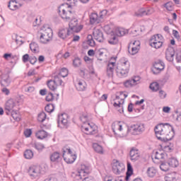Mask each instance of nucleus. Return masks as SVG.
Instances as JSON below:
<instances>
[{
	"mask_svg": "<svg viewBox=\"0 0 181 181\" xmlns=\"http://www.w3.org/2000/svg\"><path fill=\"white\" fill-rule=\"evenodd\" d=\"M118 37L115 35H111L108 39L110 45H118Z\"/></svg>",
	"mask_w": 181,
	"mask_h": 181,
	"instance_id": "33",
	"label": "nucleus"
},
{
	"mask_svg": "<svg viewBox=\"0 0 181 181\" xmlns=\"http://www.w3.org/2000/svg\"><path fill=\"white\" fill-rule=\"evenodd\" d=\"M107 13H108V11L107 10H103L101 12H100V18L101 19H103V18H104V16H105L107 15Z\"/></svg>",
	"mask_w": 181,
	"mask_h": 181,
	"instance_id": "60",
	"label": "nucleus"
},
{
	"mask_svg": "<svg viewBox=\"0 0 181 181\" xmlns=\"http://www.w3.org/2000/svg\"><path fill=\"white\" fill-rule=\"evenodd\" d=\"M154 131L158 139L164 142L172 141L173 136H175V129L168 123H160L157 124L154 128Z\"/></svg>",
	"mask_w": 181,
	"mask_h": 181,
	"instance_id": "1",
	"label": "nucleus"
},
{
	"mask_svg": "<svg viewBox=\"0 0 181 181\" xmlns=\"http://www.w3.org/2000/svg\"><path fill=\"white\" fill-rule=\"evenodd\" d=\"M81 131L86 135H95L98 130L94 123L83 124L81 127Z\"/></svg>",
	"mask_w": 181,
	"mask_h": 181,
	"instance_id": "6",
	"label": "nucleus"
},
{
	"mask_svg": "<svg viewBox=\"0 0 181 181\" xmlns=\"http://www.w3.org/2000/svg\"><path fill=\"white\" fill-rule=\"evenodd\" d=\"M74 67H80L81 66V59L76 57L73 60Z\"/></svg>",
	"mask_w": 181,
	"mask_h": 181,
	"instance_id": "48",
	"label": "nucleus"
},
{
	"mask_svg": "<svg viewBox=\"0 0 181 181\" xmlns=\"http://www.w3.org/2000/svg\"><path fill=\"white\" fill-rule=\"evenodd\" d=\"M1 84L4 87H8V86H9V84H11V78H9L8 74H3L1 76Z\"/></svg>",
	"mask_w": 181,
	"mask_h": 181,
	"instance_id": "27",
	"label": "nucleus"
},
{
	"mask_svg": "<svg viewBox=\"0 0 181 181\" xmlns=\"http://www.w3.org/2000/svg\"><path fill=\"white\" fill-rule=\"evenodd\" d=\"M16 107V102L13 99H9L5 104L6 114L9 115L11 112H13V108Z\"/></svg>",
	"mask_w": 181,
	"mask_h": 181,
	"instance_id": "14",
	"label": "nucleus"
},
{
	"mask_svg": "<svg viewBox=\"0 0 181 181\" xmlns=\"http://www.w3.org/2000/svg\"><path fill=\"white\" fill-rule=\"evenodd\" d=\"M88 173H90V167L86 165H81L79 170L71 173V177H76L78 180H80V179H83V177L88 175Z\"/></svg>",
	"mask_w": 181,
	"mask_h": 181,
	"instance_id": "5",
	"label": "nucleus"
},
{
	"mask_svg": "<svg viewBox=\"0 0 181 181\" xmlns=\"http://www.w3.org/2000/svg\"><path fill=\"white\" fill-rule=\"evenodd\" d=\"M149 45L154 49H160L163 45V36L160 34L153 35L149 40Z\"/></svg>",
	"mask_w": 181,
	"mask_h": 181,
	"instance_id": "4",
	"label": "nucleus"
},
{
	"mask_svg": "<svg viewBox=\"0 0 181 181\" xmlns=\"http://www.w3.org/2000/svg\"><path fill=\"white\" fill-rule=\"evenodd\" d=\"M69 115L62 113L58 115L57 124L59 128L67 129L69 128Z\"/></svg>",
	"mask_w": 181,
	"mask_h": 181,
	"instance_id": "7",
	"label": "nucleus"
},
{
	"mask_svg": "<svg viewBox=\"0 0 181 181\" xmlns=\"http://www.w3.org/2000/svg\"><path fill=\"white\" fill-rule=\"evenodd\" d=\"M93 37L95 40L99 42V43H103L104 42V34L101 30L98 28H94L93 32Z\"/></svg>",
	"mask_w": 181,
	"mask_h": 181,
	"instance_id": "16",
	"label": "nucleus"
},
{
	"mask_svg": "<svg viewBox=\"0 0 181 181\" xmlns=\"http://www.w3.org/2000/svg\"><path fill=\"white\" fill-rule=\"evenodd\" d=\"M129 131L133 132L134 135H136L138 132H144L145 131V126L142 124H132L129 128Z\"/></svg>",
	"mask_w": 181,
	"mask_h": 181,
	"instance_id": "18",
	"label": "nucleus"
},
{
	"mask_svg": "<svg viewBox=\"0 0 181 181\" xmlns=\"http://www.w3.org/2000/svg\"><path fill=\"white\" fill-rule=\"evenodd\" d=\"M24 157L25 158V159H32V158H33V151H32V150H26L24 152Z\"/></svg>",
	"mask_w": 181,
	"mask_h": 181,
	"instance_id": "42",
	"label": "nucleus"
},
{
	"mask_svg": "<svg viewBox=\"0 0 181 181\" xmlns=\"http://www.w3.org/2000/svg\"><path fill=\"white\" fill-rule=\"evenodd\" d=\"M127 173H130L132 175L134 173V169L132 168V165H131V163H127Z\"/></svg>",
	"mask_w": 181,
	"mask_h": 181,
	"instance_id": "52",
	"label": "nucleus"
},
{
	"mask_svg": "<svg viewBox=\"0 0 181 181\" xmlns=\"http://www.w3.org/2000/svg\"><path fill=\"white\" fill-rule=\"evenodd\" d=\"M164 179L165 181H173L176 177H175V174H167Z\"/></svg>",
	"mask_w": 181,
	"mask_h": 181,
	"instance_id": "50",
	"label": "nucleus"
},
{
	"mask_svg": "<svg viewBox=\"0 0 181 181\" xmlns=\"http://www.w3.org/2000/svg\"><path fill=\"white\" fill-rule=\"evenodd\" d=\"M30 59V57H29L28 54H25L23 56V63H28V62H29V59Z\"/></svg>",
	"mask_w": 181,
	"mask_h": 181,
	"instance_id": "55",
	"label": "nucleus"
},
{
	"mask_svg": "<svg viewBox=\"0 0 181 181\" xmlns=\"http://www.w3.org/2000/svg\"><path fill=\"white\" fill-rule=\"evenodd\" d=\"M173 35L175 37H176V39H179V37H180V36L179 35V32H177V30H173Z\"/></svg>",
	"mask_w": 181,
	"mask_h": 181,
	"instance_id": "63",
	"label": "nucleus"
},
{
	"mask_svg": "<svg viewBox=\"0 0 181 181\" xmlns=\"http://www.w3.org/2000/svg\"><path fill=\"white\" fill-rule=\"evenodd\" d=\"M24 135L25 138H29L30 135H32V129H27L24 131Z\"/></svg>",
	"mask_w": 181,
	"mask_h": 181,
	"instance_id": "53",
	"label": "nucleus"
},
{
	"mask_svg": "<svg viewBox=\"0 0 181 181\" xmlns=\"http://www.w3.org/2000/svg\"><path fill=\"white\" fill-rule=\"evenodd\" d=\"M69 26V29L75 33H78L83 29V25H78V20L74 17L70 20Z\"/></svg>",
	"mask_w": 181,
	"mask_h": 181,
	"instance_id": "11",
	"label": "nucleus"
},
{
	"mask_svg": "<svg viewBox=\"0 0 181 181\" xmlns=\"http://www.w3.org/2000/svg\"><path fill=\"white\" fill-rule=\"evenodd\" d=\"M71 35H73V33H71L69 28L61 29L58 33L59 37L63 39V40L65 39H70Z\"/></svg>",
	"mask_w": 181,
	"mask_h": 181,
	"instance_id": "15",
	"label": "nucleus"
},
{
	"mask_svg": "<svg viewBox=\"0 0 181 181\" xmlns=\"http://www.w3.org/2000/svg\"><path fill=\"white\" fill-rule=\"evenodd\" d=\"M35 74H36V71L35 69H30L28 72V76L29 77H30V76H35Z\"/></svg>",
	"mask_w": 181,
	"mask_h": 181,
	"instance_id": "62",
	"label": "nucleus"
},
{
	"mask_svg": "<svg viewBox=\"0 0 181 181\" xmlns=\"http://www.w3.org/2000/svg\"><path fill=\"white\" fill-rule=\"evenodd\" d=\"M129 61L125 58L122 59L116 68L117 76L120 78L127 77L129 73Z\"/></svg>",
	"mask_w": 181,
	"mask_h": 181,
	"instance_id": "2",
	"label": "nucleus"
},
{
	"mask_svg": "<svg viewBox=\"0 0 181 181\" xmlns=\"http://www.w3.org/2000/svg\"><path fill=\"white\" fill-rule=\"evenodd\" d=\"M65 1L66 2H68V4H70L69 6V8L73 5H76V3L77 2V0H63Z\"/></svg>",
	"mask_w": 181,
	"mask_h": 181,
	"instance_id": "57",
	"label": "nucleus"
},
{
	"mask_svg": "<svg viewBox=\"0 0 181 181\" xmlns=\"http://www.w3.org/2000/svg\"><path fill=\"white\" fill-rule=\"evenodd\" d=\"M59 75V76H62L63 78L67 77L69 76V70L66 68H62L60 70Z\"/></svg>",
	"mask_w": 181,
	"mask_h": 181,
	"instance_id": "46",
	"label": "nucleus"
},
{
	"mask_svg": "<svg viewBox=\"0 0 181 181\" xmlns=\"http://www.w3.org/2000/svg\"><path fill=\"white\" fill-rule=\"evenodd\" d=\"M115 33L117 36L121 37V36H124L125 33H127V31L125 30V29L122 28H119L116 29Z\"/></svg>",
	"mask_w": 181,
	"mask_h": 181,
	"instance_id": "39",
	"label": "nucleus"
},
{
	"mask_svg": "<svg viewBox=\"0 0 181 181\" xmlns=\"http://www.w3.org/2000/svg\"><path fill=\"white\" fill-rule=\"evenodd\" d=\"M75 87L77 91H86L87 90V83L83 79H77L75 82Z\"/></svg>",
	"mask_w": 181,
	"mask_h": 181,
	"instance_id": "17",
	"label": "nucleus"
},
{
	"mask_svg": "<svg viewBox=\"0 0 181 181\" xmlns=\"http://www.w3.org/2000/svg\"><path fill=\"white\" fill-rule=\"evenodd\" d=\"M101 18L98 17V14L93 13L90 16V25H97L101 22Z\"/></svg>",
	"mask_w": 181,
	"mask_h": 181,
	"instance_id": "26",
	"label": "nucleus"
},
{
	"mask_svg": "<svg viewBox=\"0 0 181 181\" xmlns=\"http://www.w3.org/2000/svg\"><path fill=\"white\" fill-rule=\"evenodd\" d=\"M159 97L162 99L166 98V92L159 90Z\"/></svg>",
	"mask_w": 181,
	"mask_h": 181,
	"instance_id": "54",
	"label": "nucleus"
},
{
	"mask_svg": "<svg viewBox=\"0 0 181 181\" xmlns=\"http://www.w3.org/2000/svg\"><path fill=\"white\" fill-rule=\"evenodd\" d=\"M59 160H60V153L54 152L50 155L51 162H59Z\"/></svg>",
	"mask_w": 181,
	"mask_h": 181,
	"instance_id": "30",
	"label": "nucleus"
},
{
	"mask_svg": "<svg viewBox=\"0 0 181 181\" xmlns=\"http://www.w3.org/2000/svg\"><path fill=\"white\" fill-rule=\"evenodd\" d=\"M148 15H151V10L144 8L139 9L134 13V16H137V18H142V16H146Z\"/></svg>",
	"mask_w": 181,
	"mask_h": 181,
	"instance_id": "22",
	"label": "nucleus"
},
{
	"mask_svg": "<svg viewBox=\"0 0 181 181\" xmlns=\"http://www.w3.org/2000/svg\"><path fill=\"white\" fill-rule=\"evenodd\" d=\"M130 159L133 162H136L139 159V151L135 148H133L130 150L129 152Z\"/></svg>",
	"mask_w": 181,
	"mask_h": 181,
	"instance_id": "21",
	"label": "nucleus"
},
{
	"mask_svg": "<svg viewBox=\"0 0 181 181\" xmlns=\"http://www.w3.org/2000/svg\"><path fill=\"white\" fill-rule=\"evenodd\" d=\"M133 82L134 83L135 86L139 83V81L141 80V77L139 76H134L133 78Z\"/></svg>",
	"mask_w": 181,
	"mask_h": 181,
	"instance_id": "59",
	"label": "nucleus"
},
{
	"mask_svg": "<svg viewBox=\"0 0 181 181\" xmlns=\"http://www.w3.org/2000/svg\"><path fill=\"white\" fill-rule=\"evenodd\" d=\"M82 181H95L93 177H86Z\"/></svg>",
	"mask_w": 181,
	"mask_h": 181,
	"instance_id": "64",
	"label": "nucleus"
},
{
	"mask_svg": "<svg viewBox=\"0 0 181 181\" xmlns=\"http://www.w3.org/2000/svg\"><path fill=\"white\" fill-rule=\"evenodd\" d=\"M141 49V42L138 40L134 41L133 43L128 46V52L130 54L134 56L139 52Z\"/></svg>",
	"mask_w": 181,
	"mask_h": 181,
	"instance_id": "13",
	"label": "nucleus"
},
{
	"mask_svg": "<svg viewBox=\"0 0 181 181\" xmlns=\"http://www.w3.org/2000/svg\"><path fill=\"white\" fill-rule=\"evenodd\" d=\"M163 70H165V63L162 60L158 59L154 62L151 71L153 74H159Z\"/></svg>",
	"mask_w": 181,
	"mask_h": 181,
	"instance_id": "12",
	"label": "nucleus"
},
{
	"mask_svg": "<svg viewBox=\"0 0 181 181\" xmlns=\"http://www.w3.org/2000/svg\"><path fill=\"white\" fill-rule=\"evenodd\" d=\"M52 39H53V31L52 28L48 27L40 33V42L42 45L49 43V42L52 41Z\"/></svg>",
	"mask_w": 181,
	"mask_h": 181,
	"instance_id": "3",
	"label": "nucleus"
},
{
	"mask_svg": "<svg viewBox=\"0 0 181 181\" xmlns=\"http://www.w3.org/2000/svg\"><path fill=\"white\" fill-rule=\"evenodd\" d=\"M45 110L46 112H49L50 114V112H53L54 111V105L52 103L47 104L45 106Z\"/></svg>",
	"mask_w": 181,
	"mask_h": 181,
	"instance_id": "43",
	"label": "nucleus"
},
{
	"mask_svg": "<svg viewBox=\"0 0 181 181\" xmlns=\"http://www.w3.org/2000/svg\"><path fill=\"white\" fill-rule=\"evenodd\" d=\"M124 87H127V88H129L131 87H134V86H135V83L134 82V80L132 78H131V79H129V80L126 81L124 83Z\"/></svg>",
	"mask_w": 181,
	"mask_h": 181,
	"instance_id": "44",
	"label": "nucleus"
},
{
	"mask_svg": "<svg viewBox=\"0 0 181 181\" xmlns=\"http://www.w3.org/2000/svg\"><path fill=\"white\" fill-rule=\"evenodd\" d=\"M45 100L48 103H50V101H53V100H54V96L53 95V93H49L46 96Z\"/></svg>",
	"mask_w": 181,
	"mask_h": 181,
	"instance_id": "51",
	"label": "nucleus"
},
{
	"mask_svg": "<svg viewBox=\"0 0 181 181\" xmlns=\"http://www.w3.org/2000/svg\"><path fill=\"white\" fill-rule=\"evenodd\" d=\"M33 148H35L38 152H42L45 149V145L41 143H35L33 144Z\"/></svg>",
	"mask_w": 181,
	"mask_h": 181,
	"instance_id": "38",
	"label": "nucleus"
},
{
	"mask_svg": "<svg viewBox=\"0 0 181 181\" xmlns=\"http://www.w3.org/2000/svg\"><path fill=\"white\" fill-rule=\"evenodd\" d=\"M176 60L177 63H180L181 62V51H178L176 54Z\"/></svg>",
	"mask_w": 181,
	"mask_h": 181,
	"instance_id": "58",
	"label": "nucleus"
},
{
	"mask_svg": "<svg viewBox=\"0 0 181 181\" xmlns=\"http://www.w3.org/2000/svg\"><path fill=\"white\" fill-rule=\"evenodd\" d=\"M40 166L39 165H31L29 167L28 170V173L31 179H36V177H39L42 172L40 171Z\"/></svg>",
	"mask_w": 181,
	"mask_h": 181,
	"instance_id": "10",
	"label": "nucleus"
},
{
	"mask_svg": "<svg viewBox=\"0 0 181 181\" xmlns=\"http://www.w3.org/2000/svg\"><path fill=\"white\" fill-rule=\"evenodd\" d=\"M147 175L149 177H153L156 175V170L153 167L148 168L147 170Z\"/></svg>",
	"mask_w": 181,
	"mask_h": 181,
	"instance_id": "40",
	"label": "nucleus"
},
{
	"mask_svg": "<svg viewBox=\"0 0 181 181\" xmlns=\"http://www.w3.org/2000/svg\"><path fill=\"white\" fill-rule=\"evenodd\" d=\"M36 136L38 139H45V138H47V132L45 130H39L36 133Z\"/></svg>",
	"mask_w": 181,
	"mask_h": 181,
	"instance_id": "31",
	"label": "nucleus"
},
{
	"mask_svg": "<svg viewBox=\"0 0 181 181\" xmlns=\"http://www.w3.org/2000/svg\"><path fill=\"white\" fill-rule=\"evenodd\" d=\"M169 164H166V163H163L160 165V169H161V170H163V172H168V170H169Z\"/></svg>",
	"mask_w": 181,
	"mask_h": 181,
	"instance_id": "49",
	"label": "nucleus"
},
{
	"mask_svg": "<svg viewBox=\"0 0 181 181\" xmlns=\"http://www.w3.org/2000/svg\"><path fill=\"white\" fill-rule=\"evenodd\" d=\"M164 158H165V153L159 151L156 152L154 155V158H153L152 159L154 163H159V160H162V159H163Z\"/></svg>",
	"mask_w": 181,
	"mask_h": 181,
	"instance_id": "25",
	"label": "nucleus"
},
{
	"mask_svg": "<svg viewBox=\"0 0 181 181\" xmlns=\"http://www.w3.org/2000/svg\"><path fill=\"white\" fill-rule=\"evenodd\" d=\"M62 76L60 75H57L54 76V79L53 80L55 82L57 86H62L63 81L61 78Z\"/></svg>",
	"mask_w": 181,
	"mask_h": 181,
	"instance_id": "47",
	"label": "nucleus"
},
{
	"mask_svg": "<svg viewBox=\"0 0 181 181\" xmlns=\"http://www.w3.org/2000/svg\"><path fill=\"white\" fill-rule=\"evenodd\" d=\"M25 91L27 93H33L35 91V87L33 86H29L26 88Z\"/></svg>",
	"mask_w": 181,
	"mask_h": 181,
	"instance_id": "61",
	"label": "nucleus"
},
{
	"mask_svg": "<svg viewBox=\"0 0 181 181\" xmlns=\"http://www.w3.org/2000/svg\"><path fill=\"white\" fill-rule=\"evenodd\" d=\"M114 67H115V62L110 61L107 66V76L112 77L114 74Z\"/></svg>",
	"mask_w": 181,
	"mask_h": 181,
	"instance_id": "23",
	"label": "nucleus"
},
{
	"mask_svg": "<svg viewBox=\"0 0 181 181\" xmlns=\"http://www.w3.org/2000/svg\"><path fill=\"white\" fill-rule=\"evenodd\" d=\"M167 165L170 168H177L179 166V161L175 158H170L168 159Z\"/></svg>",
	"mask_w": 181,
	"mask_h": 181,
	"instance_id": "29",
	"label": "nucleus"
},
{
	"mask_svg": "<svg viewBox=\"0 0 181 181\" xmlns=\"http://www.w3.org/2000/svg\"><path fill=\"white\" fill-rule=\"evenodd\" d=\"M28 61L30 62V64H35L36 62H37V58H36V57H30Z\"/></svg>",
	"mask_w": 181,
	"mask_h": 181,
	"instance_id": "56",
	"label": "nucleus"
},
{
	"mask_svg": "<svg viewBox=\"0 0 181 181\" xmlns=\"http://www.w3.org/2000/svg\"><path fill=\"white\" fill-rule=\"evenodd\" d=\"M59 8V12L61 18L65 21L66 22L70 21L71 19H73L74 18V13L69 10V8Z\"/></svg>",
	"mask_w": 181,
	"mask_h": 181,
	"instance_id": "8",
	"label": "nucleus"
},
{
	"mask_svg": "<svg viewBox=\"0 0 181 181\" xmlns=\"http://www.w3.org/2000/svg\"><path fill=\"white\" fill-rule=\"evenodd\" d=\"M46 113L45 112H42L37 116V121H39V122H44L46 119Z\"/></svg>",
	"mask_w": 181,
	"mask_h": 181,
	"instance_id": "45",
	"label": "nucleus"
},
{
	"mask_svg": "<svg viewBox=\"0 0 181 181\" xmlns=\"http://www.w3.org/2000/svg\"><path fill=\"white\" fill-rule=\"evenodd\" d=\"M47 86L49 88V90H52V91H54L56 90L57 85L53 80H50L47 81Z\"/></svg>",
	"mask_w": 181,
	"mask_h": 181,
	"instance_id": "36",
	"label": "nucleus"
},
{
	"mask_svg": "<svg viewBox=\"0 0 181 181\" xmlns=\"http://www.w3.org/2000/svg\"><path fill=\"white\" fill-rule=\"evenodd\" d=\"M21 6H22V5L19 4V6H18L16 0H10L8 5V8H9L11 11H16L17 9H19Z\"/></svg>",
	"mask_w": 181,
	"mask_h": 181,
	"instance_id": "28",
	"label": "nucleus"
},
{
	"mask_svg": "<svg viewBox=\"0 0 181 181\" xmlns=\"http://www.w3.org/2000/svg\"><path fill=\"white\" fill-rule=\"evenodd\" d=\"M112 168V172L115 173V175H121V173L125 170V165L118 160H113Z\"/></svg>",
	"mask_w": 181,
	"mask_h": 181,
	"instance_id": "9",
	"label": "nucleus"
},
{
	"mask_svg": "<svg viewBox=\"0 0 181 181\" xmlns=\"http://www.w3.org/2000/svg\"><path fill=\"white\" fill-rule=\"evenodd\" d=\"M79 118L81 122H83V124L89 123L88 121H90V116H88V114L83 113L80 116Z\"/></svg>",
	"mask_w": 181,
	"mask_h": 181,
	"instance_id": "34",
	"label": "nucleus"
},
{
	"mask_svg": "<svg viewBox=\"0 0 181 181\" xmlns=\"http://www.w3.org/2000/svg\"><path fill=\"white\" fill-rule=\"evenodd\" d=\"M93 148L95 152L98 153H103V146H101L100 144L95 143L93 145Z\"/></svg>",
	"mask_w": 181,
	"mask_h": 181,
	"instance_id": "37",
	"label": "nucleus"
},
{
	"mask_svg": "<svg viewBox=\"0 0 181 181\" xmlns=\"http://www.w3.org/2000/svg\"><path fill=\"white\" fill-rule=\"evenodd\" d=\"M87 45H88L91 47H94V46H95V41H94V39H93V35H88Z\"/></svg>",
	"mask_w": 181,
	"mask_h": 181,
	"instance_id": "41",
	"label": "nucleus"
},
{
	"mask_svg": "<svg viewBox=\"0 0 181 181\" xmlns=\"http://www.w3.org/2000/svg\"><path fill=\"white\" fill-rule=\"evenodd\" d=\"M30 49L33 53H39V45L36 42H31L30 44Z\"/></svg>",
	"mask_w": 181,
	"mask_h": 181,
	"instance_id": "35",
	"label": "nucleus"
},
{
	"mask_svg": "<svg viewBox=\"0 0 181 181\" xmlns=\"http://www.w3.org/2000/svg\"><path fill=\"white\" fill-rule=\"evenodd\" d=\"M165 57L168 62H173L175 57V48H173V47H168L166 49Z\"/></svg>",
	"mask_w": 181,
	"mask_h": 181,
	"instance_id": "19",
	"label": "nucleus"
},
{
	"mask_svg": "<svg viewBox=\"0 0 181 181\" xmlns=\"http://www.w3.org/2000/svg\"><path fill=\"white\" fill-rule=\"evenodd\" d=\"M63 158H64V160L66 163H74V160H76V159H77V156H76V154H70V153H63Z\"/></svg>",
	"mask_w": 181,
	"mask_h": 181,
	"instance_id": "20",
	"label": "nucleus"
},
{
	"mask_svg": "<svg viewBox=\"0 0 181 181\" xmlns=\"http://www.w3.org/2000/svg\"><path fill=\"white\" fill-rule=\"evenodd\" d=\"M112 129L114 134H118V132H122V124L121 122H117L112 124Z\"/></svg>",
	"mask_w": 181,
	"mask_h": 181,
	"instance_id": "24",
	"label": "nucleus"
},
{
	"mask_svg": "<svg viewBox=\"0 0 181 181\" xmlns=\"http://www.w3.org/2000/svg\"><path fill=\"white\" fill-rule=\"evenodd\" d=\"M149 88L153 91V93H156L160 90V87L159 86V83L158 82H153L150 84Z\"/></svg>",
	"mask_w": 181,
	"mask_h": 181,
	"instance_id": "32",
	"label": "nucleus"
}]
</instances>
